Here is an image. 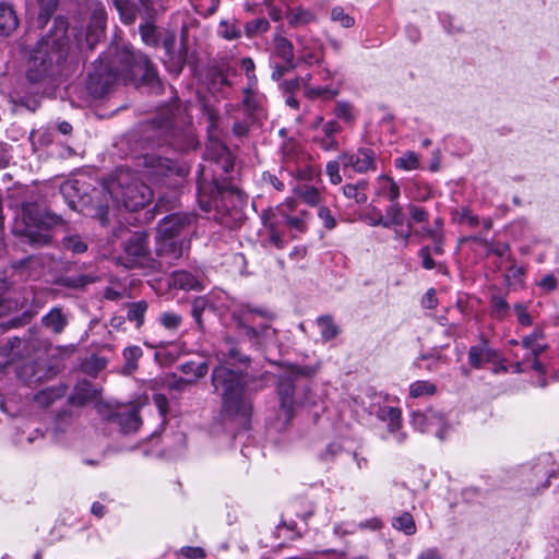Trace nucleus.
Instances as JSON below:
<instances>
[{
  "label": "nucleus",
  "mask_w": 559,
  "mask_h": 559,
  "mask_svg": "<svg viewBox=\"0 0 559 559\" xmlns=\"http://www.w3.org/2000/svg\"><path fill=\"white\" fill-rule=\"evenodd\" d=\"M96 281L95 276L87 274H79V275H69V276H60L56 281V284L67 287V288H83L88 284H92Z\"/></svg>",
  "instance_id": "28"
},
{
  "label": "nucleus",
  "mask_w": 559,
  "mask_h": 559,
  "mask_svg": "<svg viewBox=\"0 0 559 559\" xmlns=\"http://www.w3.org/2000/svg\"><path fill=\"white\" fill-rule=\"evenodd\" d=\"M158 323L168 332L175 333L182 323V317L173 311H165L158 317Z\"/></svg>",
  "instance_id": "37"
},
{
  "label": "nucleus",
  "mask_w": 559,
  "mask_h": 559,
  "mask_svg": "<svg viewBox=\"0 0 559 559\" xmlns=\"http://www.w3.org/2000/svg\"><path fill=\"white\" fill-rule=\"evenodd\" d=\"M544 338L545 333L543 329L535 328L532 333L522 338L521 345L530 352L532 357H539L548 347V345L543 342Z\"/></svg>",
  "instance_id": "20"
},
{
  "label": "nucleus",
  "mask_w": 559,
  "mask_h": 559,
  "mask_svg": "<svg viewBox=\"0 0 559 559\" xmlns=\"http://www.w3.org/2000/svg\"><path fill=\"white\" fill-rule=\"evenodd\" d=\"M316 19V15L312 13V11L308 9L302 8H295L289 9L287 13V20L288 24L293 27L307 25L311 22H313Z\"/></svg>",
  "instance_id": "29"
},
{
  "label": "nucleus",
  "mask_w": 559,
  "mask_h": 559,
  "mask_svg": "<svg viewBox=\"0 0 559 559\" xmlns=\"http://www.w3.org/2000/svg\"><path fill=\"white\" fill-rule=\"evenodd\" d=\"M194 215L190 213H173L165 216L157 227V234L160 236L180 238L181 233L191 225Z\"/></svg>",
  "instance_id": "13"
},
{
  "label": "nucleus",
  "mask_w": 559,
  "mask_h": 559,
  "mask_svg": "<svg viewBox=\"0 0 559 559\" xmlns=\"http://www.w3.org/2000/svg\"><path fill=\"white\" fill-rule=\"evenodd\" d=\"M88 10L90 21L86 29V43L93 48L105 33L107 13L104 4L98 1H91Z\"/></svg>",
  "instance_id": "12"
},
{
  "label": "nucleus",
  "mask_w": 559,
  "mask_h": 559,
  "mask_svg": "<svg viewBox=\"0 0 559 559\" xmlns=\"http://www.w3.org/2000/svg\"><path fill=\"white\" fill-rule=\"evenodd\" d=\"M112 199L128 211L134 212L144 207L153 198L152 189L128 171H120L117 183L111 190Z\"/></svg>",
  "instance_id": "6"
},
{
  "label": "nucleus",
  "mask_w": 559,
  "mask_h": 559,
  "mask_svg": "<svg viewBox=\"0 0 559 559\" xmlns=\"http://www.w3.org/2000/svg\"><path fill=\"white\" fill-rule=\"evenodd\" d=\"M146 177L155 185L176 187L175 177L183 178L189 173V167L179 160L160 156L145 157Z\"/></svg>",
  "instance_id": "8"
},
{
  "label": "nucleus",
  "mask_w": 559,
  "mask_h": 559,
  "mask_svg": "<svg viewBox=\"0 0 559 559\" xmlns=\"http://www.w3.org/2000/svg\"><path fill=\"white\" fill-rule=\"evenodd\" d=\"M19 25L16 13L13 7L7 2L0 1V35H10Z\"/></svg>",
  "instance_id": "21"
},
{
  "label": "nucleus",
  "mask_w": 559,
  "mask_h": 559,
  "mask_svg": "<svg viewBox=\"0 0 559 559\" xmlns=\"http://www.w3.org/2000/svg\"><path fill=\"white\" fill-rule=\"evenodd\" d=\"M281 151L285 159H293L297 155L298 143L295 140L289 139L283 143Z\"/></svg>",
  "instance_id": "64"
},
{
  "label": "nucleus",
  "mask_w": 559,
  "mask_h": 559,
  "mask_svg": "<svg viewBox=\"0 0 559 559\" xmlns=\"http://www.w3.org/2000/svg\"><path fill=\"white\" fill-rule=\"evenodd\" d=\"M127 307V320L134 323L136 330H140L145 322V314L148 309V304L145 300H139L128 302Z\"/></svg>",
  "instance_id": "23"
},
{
  "label": "nucleus",
  "mask_w": 559,
  "mask_h": 559,
  "mask_svg": "<svg viewBox=\"0 0 559 559\" xmlns=\"http://www.w3.org/2000/svg\"><path fill=\"white\" fill-rule=\"evenodd\" d=\"M377 195L385 198L390 202L399 201L401 195L400 186L393 180L392 177L380 175L377 178Z\"/></svg>",
  "instance_id": "22"
},
{
  "label": "nucleus",
  "mask_w": 559,
  "mask_h": 559,
  "mask_svg": "<svg viewBox=\"0 0 559 559\" xmlns=\"http://www.w3.org/2000/svg\"><path fill=\"white\" fill-rule=\"evenodd\" d=\"M62 394L56 390V389H52V388H49V389H45L40 392H38L35 396V400L39 403V404H43V405H49L50 403H52V401L59 396H61Z\"/></svg>",
  "instance_id": "57"
},
{
  "label": "nucleus",
  "mask_w": 559,
  "mask_h": 559,
  "mask_svg": "<svg viewBox=\"0 0 559 559\" xmlns=\"http://www.w3.org/2000/svg\"><path fill=\"white\" fill-rule=\"evenodd\" d=\"M270 29V22L266 19H254L245 25L246 36L253 38L258 35L264 34Z\"/></svg>",
  "instance_id": "41"
},
{
  "label": "nucleus",
  "mask_w": 559,
  "mask_h": 559,
  "mask_svg": "<svg viewBox=\"0 0 559 559\" xmlns=\"http://www.w3.org/2000/svg\"><path fill=\"white\" fill-rule=\"evenodd\" d=\"M107 366V359L99 356H92L83 362V370L88 374L96 376Z\"/></svg>",
  "instance_id": "47"
},
{
  "label": "nucleus",
  "mask_w": 559,
  "mask_h": 559,
  "mask_svg": "<svg viewBox=\"0 0 559 559\" xmlns=\"http://www.w3.org/2000/svg\"><path fill=\"white\" fill-rule=\"evenodd\" d=\"M296 193L304 203L310 206L319 205L322 200L320 191L314 187H301L296 191Z\"/></svg>",
  "instance_id": "38"
},
{
  "label": "nucleus",
  "mask_w": 559,
  "mask_h": 559,
  "mask_svg": "<svg viewBox=\"0 0 559 559\" xmlns=\"http://www.w3.org/2000/svg\"><path fill=\"white\" fill-rule=\"evenodd\" d=\"M411 424L415 430L421 433H430L438 439L443 440L450 425L444 414L433 408H427L424 412H414Z\"/></svg>",
  "instance_id": "10"
},
{
  "label": "nucleus",
  "mask_w": 559,
  "mask_h": 559,
  "mask_svg": "<svg viewBox=\"0 0 559 559\" xmlns=\"http://www.w3.org/2000/svg\"><path fill=\"white\" fill-rule=\"evenodd\" d=\"M513 311L521 326H530L533 324L532 316L528 312V306L518 302L513 306Z\"/></svg>",
  "instance_id": "50"
},
{
  "label": "nucleus",
  "mask_w": 559,
  "mask_h": 559,
  "mask_svg": "<svg viewBox=\"0 0 559 559\" xmlns=\"http://www.w3.org/2000/svg\"><path fill=\"white\" fill-rule=\"evenodd\" d=\"M318 216L322 221L323 226L331 230L336 226V221L334 216L332 215V212L326 206H321L318 211Z\"/></svg>",
  "instance_id": "62"
},
{
  "label": "nucleus",
  "mask_w": 559,
  "mask_h": 559,
  "mask_svg": "<svg viewBox=\"0 0 559 559\" xmlns=\"http://www.w3.org/2000/svg\"><path fill=\"white\" fill-rule=\"evenodd\" d=\"M388 431L394 435V439L397 443H403L406 439V435L399 432L402 425V411L399 407L394 408V415L390 414L385 417Z\"/></svg>",
  "instance_id": "30"
},
{
  "label": "nucleus",
  "mask_w": 559,
  "mask_h": 559,
  "mask_svg": "<svg viewBox=\"0 0 559 559\" xmlns=\"http://www.w3.org/2000/svg\"><path fill=\"white\" fill-rule=\"evenodd\" d=\"M181 371L186 376H191L193 379L187 380L186 382H193L197 379L203 378L209 371V365L206 361L194 362L188 361L181 365Z\"/></svg>",
  "instance_id": "34"
},
{
  "label": "nucleus",
  "mask_w": 559,
  "mask_h": 559,
  "mask_svg": "<svg viewBox=\"0 0 559 559\" xmlns=\"http://www.w3.org/2000/svg\"><path fill=\"white\" fill-rule=\"evenodd\" d=\"M207 305L209 302L204 297H195L191 304V316L200 330H203L202 313Z\"/></svg>",
  "instance_id": "46"
},
{
  "label": "nucleus",
  "mask_w": 559,
  "mask_h": 559,
  "mask_svg": "<svg viewBox=\"0 0 559 559\" xmlns=\"http://www.w3.org/2000/svg\"><path fill=\"white\" fill-rule=\"evenodd\" d=\"M342 165L341 160H330L326 164V175L333 185H338L342 182V176L340 174V166Z\"/></svg>",
  "instance_id": "56"
},
{
  "label": "nucleus",
  "mask_w": 559,
  "mask_h": 559,
  "mask_svg": "<svg viewBox=\"0 0 559 559\" xmlns=\"http://www.w3.org/2000/svg\"><path fill=\"white\" fill-rule=\"evenodd\" d=\"M316 322L321 330V337L324 342H330L338 335L340 329L331 316H321L317 318Z\"/></svg>",
  "instance_id": "31"
},
{
  "label": "nucleus",
  "mask_w": 559,
  "mask_h": 559,
  "mask_svg": "<svg viewBox=\"0 0 559 559\" xmlns=\"http://www.w3.org/2000/svg\"><path fill=\"white\" fill-rule=\"evenodd\" d=\"M453 215L459 224H467L471 227H476L479 224V217L473 214L468 207L457 209Z\"/></svg>",
  "instance_id": "45"
},
{
  "label": "nucleus",
  "mask_w": 559,
  "mask_h": 559,
  "mask_svg": "<svg viewBox=\"0 0 559 559\" xmlns=\"http://www.w3.org/2000/svg\"><path fill=\"white\" fill-rule=\"evenodd\" d=\"M386 206L385 214L379 213L377 222H372L371 226H382L384 228L402 227L404 224V213L399 201L390 202Z\"/></svg>",
  "instance_id": "18"
},
{
  "label": "nucleus",
  "mask_w": 559,
  "mask_h": 559,
  "mask_svg": "<svg viewBox=\"0 0 559 559\" xmlns=\"http://www.w3.org/2000/svg\"><path fill=\"white\" fill-rule=\"evenodd\" d=\"M140 33L143 41L146 45L154 46L158 41V36L156 33V28L153 24L146 23L145 25L140 26Z\"/></svg>",
  "instance_id": "55"
},
{
  "label": "nucleus",
  "mask_w": 559,
  "mask_h": 559,
  "mask_svg": "<svg viewBox=\"0 0 559 559\" xmlns=\"http://www.w3.org/2000/svg\"><path fill=\"white\" fill-rule=\"evenodd\" d=\"M431 249L429 246H424L419 251L418 255L421 258V265L425 270H432L437 266V263L431 258Z\"/></svg>",
  "instance_id": "63"
},
{
  "label": "nucleus",
  "mask_w": 559,
  "mask_h": 559,
  "mask_svg": "<svg viewBox=\"0 0 559 559\" xmlns=\"http://www.w3.org/2000/svg\"><path fill=\"white\" fill-rule=\"evenodd\" d=\"M537 286L545 294H549L558 288V280L554 274H547L540 281L537 282Z\"/></svg>",
  "instance_id": "59"
},
{
  "label": "nucleus",
  "mask_w": 559,
  "mask_h": 559,
  "mask_svg": "<svg viewBox=\"0 0 559 559\" xmlns=\"http://www.w3.org/2000/svg\"><path fill=\"white\" fill-rule=\"evenodd\" d=\"M254 62L251 58L247 57V58H242L241 60V69L246 72L247 74V78H248V83L247 84H250L251 86L252 85H257L258 84V79L254 74Z\"/></svg>",
  "instance_id": "60"
},
{
  "label": "nucleus",
  "mask_w": 559,
  "mask_h": 559,
  "mask_svg": "<svg viewBox=\"0 0 559 559\" xmlns=\"http://www.w3.org/2000/svg\"><path fill=\"white\" fill-rule=\"evenodd\" d=\"M140 78L143 83L159 86V78L151 60L127 44H116L100 56L87 74L86 91L94 99L105 97L119 81H133Z\"/></svg>",
  "instance_id": "3"
},
{
  "label": "nucleus",
  "mask_w": 559,
  "mask_h": 559,
  "mask_svg": "<svg viewBox=\"0 0 559 559\" xmlns=\"http://www.w3.org/2000/svg\"><path fill=\"white\" fill-rule=\"evenodd\" d=\"M93 396V389L90 382L83 381L75 385L73 394L70 396L72 405H84Z\"/></svg>",
  "instance_id": "33"
},
{
  "label": "nucleus",
  "mask_w": 559,
  "mask_h": 559,
  "mask_svg": "<svg viewBox=\"0 0 559 559\" xmlns=\"http://www.w3.org/2000/svg\"><path fill=\"white\" fill-rule=\"evenodd\" d=\"M274 53L282 62L295 63L294 46L287 38L281 35L274 37Z\"/></svg>",
  "instance_id": "26"
},
{
  "label": "nucleus",
  "mask_w": 559,
  "mask_h": 559,
  "mask_svg": "<svg viewBox=\"0 0 559 559\" xmlns=\"http://www.w3.org/2000/svg\"><path fill=\"white\" fill-rule=\"evenodd\" d=\"M40 322L46 330L58 335L64 331L69 320L67 314L63 313L62 308L53 307L41 318Z\"/></svg>",
  "instance_id": "19"
},
{
  "label": "nucleus",
  "mask_w": 559,
  "mask_h": 559,
  "mask_svg": "<svg viewBox=\"0 0 559 559\" xmlns=\"http://www.w3.org/2000/svg\"><path fill=\"white\" fill-rule=\"evenodd\" d=\"M334 112L337 118L345 121H350L353 119V107L347 102H338L335 106Z\"/></svg>",
  "instance_id": "61"
},
{
  "label": "nucleus",
  "mask_w": 559,
  "mask_h": 559,
  "mask_svg": "<svg viewBox=\"0 0 559 559\" xmlns=\"http://www.w3.org/2000/svg\"><path fill=\"white\" fill-rule=\"evenodd\" d=\"M338 94L337 90L324 86V87H312L306 85L305 95L309 99L322 98L323 100L333 99Z\"/></svg>",
  "instance_id": "39"
},
{
  "label": "nucleus",
  "mask_w": 559,
  "mask_h": 559,
  "mask_svg": "<svg viewBox=\"0 0 559 559\" xmlns=\"http://www.w3.org/2000/svg\"><path fill=\"white\" fill-rule=\"evenodd\" d=\"M230 361L248 367L250 357L240 353L234 338L226 337L221 362L213 368L211 374L213 391L222 399V417L247 423L253 408L252 393L263 388L260 384L262 377L250 376L240 368L233 369Z\"/></svg>",
  "instance_id": "2"
},
{
  "label": "nucleus",
  "mask_w": 559,
  "mask_h": 559,
  "mask_svg": "<svg viewBox=\"0 0 559 559\" xmlns=\"http://www.w3.org/2000/svg\"><path fill=\"white\" fill-rule=\"evenodd\" d=\"M219 35L227 39V40H234L241 37V29L237 23V21H228L223 20L219 23Z\"/></svg>",
  "instance_id": "40"
},
{
  "label": "nucleus",
  "mask_w": 559,
  "mask_h": 559,
  "mask_svg": "<svg viewBox=\"0 0 559 559\" xmlns=\"http://www.w3.org/2000/svg\"><path fill=\"white\" fill-rule=\"evenodd\" d=\"M230 317L239 333L257 349L264 348L276 340L277 331L272 326L276 314L265 306L249 302L236 304Z\"/></svg>",
  "instance_id": "4"
},
{
  "label": "nucleus",
  "mask_w": 559,
  "mask_h": 559,
  "mask_svg": "<svg viewBox=\"0 0 559 559\" xmlns=\"http://www.w3.org/2000/svg\"><path fill=\"white\" fill-rule=\"evenodd\" d=\"M436 391L437 386L432 382L426 380H418L409 385V396L413 399L431 396Z\"/></svg>",
  "instance_id": "35"
},
{
  "label": "nucleus",
  "mask_w": 559,
  "mask_h": 559,
  "mask_svg": "<svg viewBox=\"0 0 559 559\" xmlns=\"http://www.w3.org/2000/svg\"><path fill=\"white\" fill-rule=\"evenodd\" d=\"M67 53L68 50L63 40L51 37L41 38L31 52L27 79L32 82H38L52 75L66 60Z\"/></svg>",
  "instance_id": "5"
},
{
  "label": "nucleus",
  "mask_w": 559,
  "mask_h": 559,
  "mask_svg": "<svg viewBox=\"0 0 559 559\" xmlns=\"http://www.w3.org/2000/svg\"><path fill=\"white\" fill-rule=\"evenodd\" d=\"M490 307L493 316L498 319H503L509 312V304L503 296L492 295L490 298Z\"/></svg>",
  "instance_id": "44"
},
{
  "label": "nucleus",
  "mask_w": 559,
  "mask_h": 559,
  "mask_svg": "<svg viewBox=\"0 0 559 559\" xmlns=\"http://www.w3.org/2000/svg\"><path fill=\"white\" fill-rule=\"evenodd\" d=\"M204 158L207 164L200 165L197 177L199 205L205 213L214 212L213 217L222 225L231 227L240 217V193L225 177L234 169L233 154L223 142L211 138Z\"/></svg>",
  "instance_id": "1"
},
{
  "label": "nucleus",
  "mask_w": 559,
  "mask_h": 559,
  "mask_svg": "<svg viewBox=\"0 0 559 559\" xmlns=\"http://www.w3.org/2000/svg\"><path fill=\"white\" fill-rule=\"evenodd\" d=\"M155 252L166 263L173 264L183 254V241L181 238L156 235Z\"/></svg>",
  "instance_id": "15"
},
{
  "label": "nucleus",
  "mask_w": 559,
  "mask_h": 559,
  "mask_svg": "<svg viewBox=\"0 0 559 559\" xmlns=\"http://www.w3.org/2000/svg\"><path fill=\"white\" fill-rule=\"evenodd\" d=\"M124 255L120 258L128 269L146 267L151 264L148 236L144 231L132 233L123 246Z\"/></svg>",
  "instance_id": "9"
},
{
  "label": "nucleus",
  "mask_w": 559,
  "mask_h": 559,
  "mask_svg": "<svg viewBox=\"0 0 559 559\" xmlns=\"http://www.w3.org/2000/svg\"><path fill=\"white\" fill-rule=\"evenodd\" d=\"M331 19L346 28L355 24L354 17L347 14L342 7H335L331 10Z\"/></svg>",
  "instance_id": "51"
},
{
  "label": "nucleus",
  "mask_w": 559,
  "mask_h": 559,
  "mask_svg": "<svg viewBox=\"0 0 559 559\" xmlns=\"http://www.w3.org/2000/svg\"><path fill=\"white\" fill-rule=\"evenodd\" d=\"M395 167L404 170H414L419 167V160L414 152H407L394 160Z\"/></svg>",
  "instance_id": "48"
},
{
  "label": "nucleus",
  "mask_w": 559,
  "mask_h": 559,
  "mask_svg": "<svg viewBox=\"0 0 559 559\" xmlns=\"http://www.w3.org/2000/svg\"><path fill=\"white\" fill-rule=\"evenodd\" d=\"M391 523L395 530L403 532L407 536L414 535L417 531L414 518L409 512H403L394 516Z\"/></svg>",
  "instance_id": "32"
},
{
  "label": "nucleus",
  "mask_w": 559,
  "mask_h": 559,
  "mask_svg": "<svg viewBox=\"0 0 559 559\" xmlns=\"http://www.w3.org/2000/svg\"><path fill=\"white\" fill-rule=\"evenodd\" d=\"M498 357L497 350L489 346L486 337L481 336L479 343L471 346L468 350V362L475 369H480L485 364L493 361Z\"/></svg>",
  "instance_id": "16"
},
{
  "label": "nucleus",
  "mask_w": 559,
  "mask_h": 559,
  "mask_svg": "<svg viewBox=\"0 0 559 559\" xmlns=\"http://www.w3.org/2000/svg\"><path fill=\"white\" fill-rule=\"evenodd\" d=\"M211 84L213 87L217 86L219 90L223 86H230L231 83L228 80L227 73L224 71L223 68L214 67L211 72Z\"/></svg>",
  "instance_id": "53"
},
{
  "label": "nucleus",
  "mask_w": 559,
  "mask_h": 559,
  "mask_svg": "<svg viewBox=\"0 0 559 559\" xmlns=\"http://www.w3.org/2000/svg\"><path fill=\"white\" fill-rule=\"evenodd\" d=\"M407 211L409 214L408 222H411L412 224L413 223H426L429 219V213L423 206L415 205V204L411 203L407 205Z\"/></svg>",
  "instance_id": "52"
},
{
  "label": "nucleus",
  "mask_w": 559,
  "mask_h": 559,
  "mask_svg": "<svg viewBox=\"0 0 559 559\" xmlns=\"http://www.w3.org/2000/svg\"><path fill=\"white\" fill-rule=\"evenodd\" d=\"M173 282L176 287L186 290H201L203 289L201 281L198 275L188 271H176L173 273Z\"/></svg>",
  "instance_id": "24"
},
{
  "label": "nucleus",
  "mask_w": 559,
  "mask_h": 559,
  "mask_svg": "<svg viewBox=\"0 0 559 559\" xmlns=\"http://www.w3.org/2000/svg\"><path fill=\"white\" fill-rule=\"evenodd\" d=\"M282 215L286 225L298 231L306 229V212H300L297 215H289L282 210Z\"/></svg>",
  "instance_id": "49"
},
{
  "label": "nucleus",
  "mask_w": 559,
  "mask_h": 559,
  "mask_svg": "<svg viewBox=\"0 0 559 559\" xmlns=\"http://www.w3.org/2000/svg\"><path fill=\"white\" fill-rule=\"evenodd\" d=\"M107 419L118 425L123 435L135 432L142 424L136 405L119 408L112 412Z\"/></svg>",
  "instance_id": "14"
},
{
  "label": "nucleus",
  "mask_w": 559,
  "mask_h": 559,
  "mask_svg": "<svg viewBox=\"0 0 559 559\" xmlns=\"http://www.w3.org/2000/svg\"><path fill=\"white\" fill-rule=\"evenodd\" d=\"M368 182L366 180H359L357 183H347L343 187V193L348 199H354L356 203L364 204L368 198L366 190Z\"/></svg>",
  "instance_id": "27"
},
{
  "label": "nucleus",
  "mask_w": 559,
  "mask_h": 559,
  "mask_svg": "<svg viewBox=\"0 0 559 559\" xmlns=\"http://www.w3.org/2000/svg\"><path fill=\"white\" fill-rule=\"evenodd\" d=\"M242 106L247 112H253L260 105V97L258 95L257 85L247 84L242 91Z\"/></svg>",
  "instance_id": "36"
},
{
  "label": "nucleus",
  "mask_w": 559,
  "mask_h": 559,
  "mask_svg": "<svg viewBox=\"0 0 559 559\" xmlns=\"http://www.w3.org/2000/svg\"><path fill=\"white\" fill-rule=\"evenodd\" d=\"M62 247L73 253H83L87 250L86 242L79 235H69L63 237Z\"/></svg>",
  "instance_id": "42"
},
{
  "label": "nucleus",
  "mask_w": 559,
  "mask_h": 559,
  "mask_svg": "<svg viewBox=\"0 0 559 559\" xmlns=\"http://www.w3.org/2000/svg\"><path fill=\"white\" fill-rule=\"evenodd\" d=\"M338 158L344 169L352 168L358 174L373 171L377 168L376 153L368 147H360L354 153L344 152Z\"/></svg>",
  "instance_id": "11"
},
{
  "label": "nucleus",
  "mask_w": 559,
  "mask_h": 559,
  "mask_svg": "<svg viewBox=\"0 0 559 559\" xmlns=\"http://www.w3.org/2000/svg\"><path fill=\"white\" fill-rule=\"evenodd\" d=\"M76 192V181H67L60 186V193L71 209L75 207V201L70 199Z\"/></svg>",
  "instance_id": "58"
},
{
  "label": "nucleus",
  "mask_w": 559,
  "mask_h": 559,
  "mask_svg": "<svg viewBox=\"0 0 559 559\" xmlns=\"http://www.w3.org/2000/svg\"><path fill=\"white\" fill-rule=\"evenodd\" d=\"M524 274L525 269L513 263L511 266L507 269L504 280L509 286H522Z\"/></svg>",
  "instance_id": "43"
},
{
  "label": "nucleus",
  "mask_w": 559,
  "mask_h": 559,
  "mask_svg": "<svg viewBox=\"0 0 559 559\" xmlns=\"http://www.w3.org/2000/svg\"><path fill=\"white\" fill-rule=\"evenodd\" d=\"M534 476L537 478L535 481V489L547 488L549 486L550 474L543 464H537L533 467Z\"/></svg>",
  "instance_id": "54"
},
{
  "label": "nucleus",
  "mask_w": 559,
  "mask_h": 559,
  "mask_svg": "<svg viewBox=\"0 0 559 559\" xmlns=\"http://www.w3.org/2000/svg\"><path fill=\"white\" fill-rule=\"evenodd\" d=\"M295 385L292 379H282L277 386L280 396L281 412L284 414L285 420L292 419L295 407L294 400Z\"/></svg>",
  "instance_id": "17"
},
{
  "label": "nucleus",
  "mask_w": 559,
  "mask_h": 559,
  "mask_svg": "<svg viewBox=\"0 0 559 559\" xmlns=\"http://www.w3.org/2000/svg\"><path fill=\"white\" fill-rule=\"evenodd\" d=\"M23 221L25 224V238L29 245L46 246L51 240L49 229L61 223V217L56 214L35 213V207L27 205L23 209Z\"/></svg>",
  "instance_id": "7"
},
{
  "label": "nucleus",
  "mask_w": 559,
  "mask_h": 559,
  "mask_svg": "<svg viewBox=\"0 0 559 559\" xmlns=\"http://www.w3.org/2000/svg\"><path fill=\"white\" fill-rule=\"evenodd\" d=\"M142 355L143 350L140 346L132 345L126 347L122 352V356L124 359L122 372L124 374L133 373L139 367L138 361L142 357Z\"/></svg>",
  "instance_id": "25"
}]
</instances>
